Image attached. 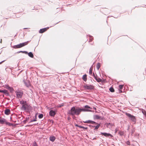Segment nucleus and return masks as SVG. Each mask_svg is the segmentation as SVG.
Returning <instances> with one entry per match:
<instances>
[{
    "mask_svg": "<svg viewBox=\"0 0 146 146\" xmlns=\"http://www.w3.org/2000/svg\"><path fill=\"white\" fill-rule=\"evenodd\" d=\"M89 110H87L85 108H81L79 107L73 106L68 111V114L72 115H80L82 111H87Z\"/></svg>",
    "mask_w": 146,
    "mask_h": 146,
    "instance_id": "obj_1",
    "label": "nucleus"
},
{
    "mask_svg": "<svg viewBox=\"0 0 146 146\" xmlns=\"http://www.w3.org/2000/svg\"><path fill=\"white\" fill-rule=\"evenodd\" d=\"M20 104L22 105L21 109L22 110H29L31 109L30 105L25 101H20Z\"/></svg>",
    "mask_w": 146,
    "mask_h": 146,
    "instance_id": "obj_2",
    "label": "nucleus"
},
{
    "mask_svg": "<svg viewBox=\"0 0 146 146\" xmlns=\"http://www.w3.org/2000/svg\"><path fill=\"white\" fill-rule=\"evenodd\" d=\"M125 114L126 115L129 117L130 119L132 122H134V123H135L136 122V119L135 116L127 113H126Z\"/></svg>",
    "mask_w": 146,
    "mask_h": 146,
    "instance_id": "obj_3",
    "label": "nucleus"
},
{
    "mask_svg": "<svg viewBox=\"0 0 146 146\" xmlns=\"http://www.w3.org/2000/svg\"><path fill=\"white\" fill-rule=\"evenodd\" d=\"M84 88L86 90H92L94 89V86L92 85L85 84L83 86Z\"/></svg>",
    "mask_w": 146,
    "mask_h": 146,
    "instance_id": "obj_4",
    "label": "nucleus"
},
{
    "mask_svg": "<svg viewBox=\"0 0 146 146\" xmlns=\"http://www.w3.org/2000/svg\"><path fill=\"white\" fill-rule=\"evenodd\" d=\"M5 123L7 125H10L11 124L9 122H7L5 119L4 118L0 119V123L2 124Z\"/></svg>",
    "mask_w": 146,
    "mask_h": 146,
    "instance_id": "obj_5",
    "label": "nucleus"
},
{
    "mask_svg": "<svg viewBox=\"0 0 146 146\" xmlns=\"http://www.w3.org/2000/svg\"><path fill=\"white\" fill-rule=\"evenodd\" d=\"M101 134L107 137H109V138H111L113 136L110 133H106L101 132Z\"/></svg>",
    "mask_w": 146,
    "mask_h": 146,
    "instance_id": "obj_6",
    "label": "nucleus"
},
{
    "mask_svg": "<svg viewBox=\"0 0 146 146\" xmlns=\"http://www.w3.org/2000/svg\"><path fill=\"white\" fill-rule=\"evenodd\" d=\"M16 93L17 96V98H21L23 95V93L22 92L19 91L17 92Z\"/></svg>",
    "mask_w": 146,
    "mask_h": 146,
    "instance_id": "obj_7",
    "label": "nucleus"
},
{
    "mask_svg": "<svg viewBox=\"0 0 146 146\" xmlns=\"http://www.w3.org/2000/svg\"><path fill=\"white\" fill-rule=\"evenodd\" d=\"M49 113V115L50 116L52 117H54L56 114V112L54 111L51 110L50 111Z\"/></svg>",
    "mask_w": 146,
    "mask_h": 146,
    "instance_id": "obj_8",
    "label": "nucleus"
},
{
    "mask_svg": "<svg viewBox=\"0 0 146 146\" xmlns=\"http://www.w3.org/2000/svg\"><path fill=\"white\" fill-rule=\"evenodd\" d=\"M49 27H47L42 29H40L39 31V33H42L47 30L49 29Z\"/></svg>",
    "mask_w": 146,
    "mask_h": 146,
    "instance_id": "obj_9",
    "label": "nucleus"
},
{
    "mask_svg": "<svg viewBox=\"0 0 146 146\" xmlns=\"http://www.w3.org/2000/svg\"><path fill=\"white\" fill-rule=\"evenodd\" d=\"M29 42V41H27L25 42L19 44V45L20 47V48L27 45Z\"/></svg>",
    "mask_w": 146,
    "mask_h": 146,
    "instance_id": "obj_10",
    "label": "nucleus"
},
{
    "mask_svg": "<svg viewBox=\"0 0 146 146\" xmlns=\"http://www.w3.org/2000/svg\"><path fill=\"white\" fill-rule=\"evenodd\" d=\"M94 124H95L96 125V126H95V128L94 129V130H97L98 129V128L100 126V124H99L96 122V123H94Z\"/></svg>",
    "mask_w": 146,
    "mask_h": 146,
    "instance_id": "obj_11",
    "label": "nucleus"
},
{
    "mask_svg": "<svg viewBox=\"0 0 146 146\" xmlns=\"http://www.w3.org/2000/svg\"><path fill=\"white\" fill-rule=\"evenodd\" d=\"M84 122L85 123H91L92 124H94V123H96L95 122L90 120H89L85 121H84Z\"/></svg>",
    "mask_w": 146,
    "mask_h": 146,
    "instance_id": "obj_12",
    "label": "nucleus"
},
{
    "mask_svg": "<svg viewBox=\"0 0 146 146\" xmlns=\"http://www.w3.org/2000/svg\"><path fill=\"white\" fill-rule=\"evenodd\" d=\"M5 113L6 115H8L10 113V111L9 109H6L5 111Z\"/></svg>",
    "mask_w": 146,
    "mask_h": 146,
    "instance_id": "obj_13",
    "label": "nucleus"
},
{
    "mask_svg": "<svg viewBox=\"0 0 146 146\" xmlns=\"http://www.w3.org/2000/svg\"><path fill=\"white\" fill-rule=\"evenodd\" d=\"M49 139L51 141L53 142L55 140L56 138L54 136H52L50 137Z\"/></svg>",
    "mask_w": 146,
    "mask_h": 146,
    "instance_id": "obj_14",
    "label": "nucleus"
},
{
    "mask_svg": "<svg viewBox=\"0 0 146 146\" xmlns=\"http://www.w3.org/2000/svg\"><path fill=\"white\" fill-rule=\"evenodd\" d=\"M82 79L84 81L86 82L87 80V75L86 74L84 75L82 77Z\"/></svg>",
    "mask_w": 146,
    "mask_h": 146,
    "instance_id": "obj_15",
    "label": "nucleus"
},
{
    "mask_svg": "<svg viewBox=\"0 0 146 146\" xmlns=\"http://www.w3.org/2000/svg\"><path fill=\"white\" fill-rule=\"evenodd\" d=\"M95 79L96 81L98 82H100L102 81V80L99 78H97V76L96 77H95Z\"/></svg>",
    "mask_w": 146,
    "mask_h": 146,
    "instance_id": "obj_16",
    "label": "nucleus"
},
{
    "mask_svg": "<svg viewBox=\"0 0 146 146\" xmlns=\"http://www.w3.org/2000/svg\"><path fill=\"white\" fill-rule=\"evenodd\" d=\"M28 55L30 57L33 58L34 57L33 54L31 52H30L28 53Z\"/></svg>",
    "mask_w": 146,
    "mask_h": 146,
    "instance_id": "obj_17",
    "label": "nucleus"
},
{
    "mask_svg": "<svg viewBox=\"0 0 146 146\" xmlns=\"http://www.w3.org/2000/svg\"><path fill=\"white\" fill-rule=\"evenodd\" d=\"M94 117L95 119H100L101 117L98 115H96L94 116Z\"/></svg>",
    "mask_w": 146,
    "mask_h": 146,
    "instance_id": "obj_18",
    "label": "nucleus"
},
{
    "mask_svg": "<svg viewBox=\"0 0 146 146\" xmlns=\"http://www.w3.org/2000/svg\"><path fill=\"white\" fill-rule=\"evenodd\" d=\"M107 126L108 127H109L110 128V126L111 127L113 126V124L110 123H107Z\"/></svg>",
    "mask_w": 146,
    "mask_h": 146,
    "instance_id": "obj_19",
    "label": "nucleus"
},
{
    "mask_svg": "<svg viewBox=\"0 0 146 146\" xmlns=\"http://www.w3.org/2000/svg\"><path fill=\"white\" fill-rule=\"evenodd\" d=\"M118 134L120 136H122L124 134V133L122 131H119L118 133Z\"/></svg>",
    "mask_w": 146,
    "mask_h": 146,
    "instance_id": "obj_20",
    "label": "nucleus"
},
{
    "mask_svg": "<svg viewBox=\"0 0 146 146\" xmlns=\"http://www.w3.org/2000/svg\"><path fill=\"white\" fill-rule=\"evenodd\" d=\"M13 48H20V47L19 45V44H18V45L13 46Z\"/></svg>",
    "mask_w": 146,
    "mask_h": 146,
    "instance_id": "obj_21",
    "label": "nucleus"
},
{
    "mask_svg": "<svg viewBox=\"0 0 146 146\" xmlns=\"http://www.w3.org/2000/svg\"><path fill=\"white\" fill-rule=\"evenodd\" d=\"M89 36L90 38V40H89V42H90L92 41L93 40V37L92 36H91L90 35H89Z\"/></svg>",
    "mask_w": 146,
    "mask_h": 146,
    "instance_id": "obj_22",
    "label": "nucleus"
},
{
    "mask_svg": "<svg viewBox=\"0 0 146 146\" xmlns=\"http://www.w3.org/2000/svg\"><path fill=\"white\" fill-rule=\"evenodd\" d=\"M100 67V63H98L96 66L98 70Z\"/></svg>",
    "mask_w": 146,
    "mask_h": 146,
    "instance_id": "obj_23",
    "label": "nucleus"
},
{
    "mask_svg": "<svg viewBox=\"0 0 146 146\" xmlns=\"http://www.w3.org/2000/svg\"><path fill=\"white\" fill-rule=\"evenodd\" d=\"M36 121V116H35V118L33 120H31L29 122V123H31V122H33V121Z\"/></svg>",
    "mask_w": 146,
    "mask_h": 146,
    "instance_id": "obj_24",
    "label": "nucleus"
},
{
    "mask_svg": "<svg viewBox=\"0 0 146 146\" xmlns=\"http://www.w3.org/2000/svg\"><path fill=\"white\" fill-rule=\"evenodd\" d=\"M109 90L111 92H113L114 91V89L112 87H111L110 88Z\"/></svg>",
    "mask_w": 146,
    "mask_h": 146,
    "instance_id": "obj_25",
    "label": "nucleus"
},
{
    "mask_svg": "<svg viewBox=\"0 0 146 146\" xmlns=\"http://www.w3.org/2000/svg\"><path fill=\"white\" fill-rule=\"evenodd\" d=\"M43 114H40L38 115V117L39 119H41L43 117Z\"/></svg>",
    "mask_w": 146,
    "mask_h": 146,
    "instance_id": "obj_26",
    "label": "nucleus"
},
{
    "mask_svg": "<svg viewBox=\"0 0 146 146\" xmlns=\"http://www.w3.org/2000/svg\"><path fill=\"white\" fill-rule=\"evenodd\" d=\"M123 85H120L119 86V88L120 90H122L123 89Z\"/></svg>",
    "mask_w": 146,
    "mask_h": 146,
    "instance_id": "obj_27",
    "label": "nucleus"
},
{
    "mask_svg": "<svg viewBox=\"0 0 146 146\" xmlns=\"http://www.w3.org/2000/svg\"><path fill=\"white\" fill-rule=\"evenodd\" d=\"M142 112L144 115H146V111L145 110H142Z\"/></svg>",
    "mask_w": 146,
    "mask_h": 146,
    "instance_id": "obj_28",
    "label": "nucleus"
},
{
    "mask_svg": "<svg viewBox=\"0 0 146 146\" xmlns=\"http://www.w3.org/2000/svg\"><path fill=\"white\" fill-rule=\"evenodd\" d=\"M92 69L91 68H90L89 69V74H92Z\"/></svg>",
    "mask_w": 146,
    "mask_h": 146,
    "instance_id": "obj_29",
    "label": "nucleus"
},
{
    "mask_svg": "<svg viewBox=\"0 0 146 146\" xmlns=\"http://www.w3.org/2000/svg\"><path fill=\"white\" fill-rule=\"evenodd\" d=\"M29 117L27 118L25 120L23 121V123H25L27 121L29 120Z\"/></svg>",
    "mask_w": 146,
    "mask_h": 146,
    "instance_id": "obj_30",
    "label": "nucleus"
},
{
    "mask_svg": "<svg viewBox=\"0 0 146 146\" xmlns=\"http://www.w3.org/2000/svg\"><path fill=\"white\" fill-rule=\"evenodd\" d=\"M7 91L6 90H3V93L5 94H6L7 93Z\"/></svg>",
    "mask_w": 146,
    "mask_h": 146,
    "instance_id": "obj_31",
    "label": "nucleus"
},
{
    "mask_svg": "<svg viewBox=\"0 0 146 146\" xmlns=\"http://www.w3.org/2000/svg\"><path fill=\"white\" fill-rule=\"evenodd\" d=\"M85 108H90V107L88 105H86L85 106Z\"/></svg>",
    "mask_w": 146,
    "mask_h": 146,
    "instance_id": "obj_32",
    "label": "nucleus"
},
{
    "mask_svg": "<svg viewBox=\"0 0 146 146\" xmlns=\"http://www.w3.org/2000/svg\"><path fill=\"white\" fill-rule=\"evenodd\" d=\"M33 146H37V144L35 142L33 143Z\"/></svg>",
    "mask_w": 146,
    "mask_h": 146,
    "instance_id": "obj_33",
    "label": "nucleus"
},
{
    "mask_svg": "<svg viewBox=\"0 0 146 146\" xmlns=\"http://www.w3.org/2000/svg\"><path fill=\"white\" fill-rule=\"evenodd\" d=\"M135 132V130L134 129H133L131 130V135H133V134Z\"/></svg>",
    "mask_w": 146,
    "mask_h": 146,
    "instance_id": "obj_34",
    "label": "nucleus"
},
{
    "mask_svg": "<svg viewBox=\"0 0 146 146\" xmlns=\"http://www.w3.org/2000/svg\"><path fill=\"white\" fill-rule=\"evenodd\" d=\"M76 126L81 128H83L82 126L79 125H76Z\"/></svg>",
    "mask_w": 146,
    "mask_h": 146,
    "instance_id": "obj_35",
    "label": "nucleus"
},
{
    "mask_svg": "<svg viewBox=\"0 0 146 146\" xmlns=\"http://www.w3.org/2000/svg\"><path fill=\"white\" fill-rule=\"evenodd\" d=\"M90 127L91 128H93L95 126L94 125H89Z\"/></svg>",
    "mask_w": 146,
    "mask_h": 146,
    "instance_id": "obj_36",
    "label": "nucleus"
},
{
    "mask_svg": "<svg viewBox=\"0 0 146 146\" xmlns=\"http://www.w3.org/2000/svg\"><path fill=\"white\" fill-rule=\"evenodd\" d=\"M63 106V104H61V105L58 106L57 107L58 108H60L62 106Z\"/></svg>",
    "mask_w": 146,
    "mask_h": 146,
    "instance_id": "obj_37",
    "label": "nucleus"
},
{
    "mask_svg": "<svg viewBox=\"0 0 146 146\" xmlns=\"http://www.w3.org/2000/svg\"><path fill=\"white\" fill-rule=\"evenodd\" d=\"M126 144L128 145H130V142L129 141H127L126 142Z\"/></svg>",
    "mask_w": 146,
    "mask_h": 146,
    "instance_id": "obj_38",
    "label": "nucleus"
},
{
    "mask_svg": "<svg viewBox=\"0 0 146 146\" xmlns=\"http://www.w3.org/2000/svg\"><path fill=\"white\" fill-rule=\"evenodd\" d=\"M93 76H94V78H95V77H96L97 76V75H96V76L95 75V74L94 73H93Z\"/></svg>",
    "mask_w": 146,
    "mask_h": 146,
    "instance_id": "obj_39",
    "label": "nucleus"
},
{
    "mask_svg": "<svg viewBox=\"0 0 146 146\" xmlns=\"http://www.w3.org/2000/svg\"><path fill=\"white\" fill-rule=\"evenodd\" d=\"M82 127H83V128H82L83 129H88V127H84L82 126Z\"/></svg>",
    "mask_w": 146,
    "mask_h": 146,
    "instance_id": "obj_40",
    "label": "nucleus"
},
{
    "mask_svg": "<svg viewBox=\"0 0 146 146\" xmlns=\"http://www.w3.org/2000/svg\"><path fill=\"white\" fill-rule=\"evenodd\" d=\"M118 131V128H117L115 129V133H116V132Z\"/></svg>",
    "mask_w": 146,
    "mask_h": 146,
    "instance_id": "obj_41",
    "label": "nucleus"
},
{
    "mask_svg": "<svg viewBox=\"0 0 146 146\" xmlns=\"http://www.w3.org/2000/svg\"><path fill=\"white\" fill-rule=\"evenodd\" d=\"M23 53H24L26 54H28V53L27 51H24L23 52Z\"/></svg>",
    "mask_w": 146,
    "mask_h": 146,
    "instance_id": "obj_42",
    "label": "nucleus"
},
{
    "mask_svg": "<svg viewBox=\"0 0 146 146\" xmlns=\"http://www.w3.org/2000/svg\"><path fill=\"white\" fill-rule=\"evenodd\" d=\"M3 90H0V92L3 93Z\"/></svg>",
    "mask_w": 146,
    "mask_h": 146,
    "instance_id": "obj_43",
    "label": "nucleus"
},
{
    "mask_svg": "<svg viewBox=\"0 0 146 146\" xmlns=\"http://www.w3.org/2000/svg\"><path fill=\"white\" fill-rule=\"evenodd\" d=\"M5 61V60H3V61H2L1 62H0V64H1L3 62H4Z\"/></svg>",
    "mask_w": 146,
    "mask_h": 146,
    "instance_id": "obj_44",
    "label": "nucleus"
},
{
    "mask_svg": "<svg viewBox=\"0 0 146 146\" xmlns=\"http://www.w3.org/2000/svg\"><path fill=\"white\" fill-rule=\"evenodd\" d=\"M2 40L1 39V40H0V43H2Z\"/></svg>",
    "mask_w": 146,
    "mask_h": 146,
    "instance_id": "obj_45",
    "label": "nucleus"
},
{
    "mask_svg": "<svg viewBox=\"0 0 146 146\" xmlns=\"http://www.w3.org/2000/svg\"><path fill=\"white\" fill-rule=\"evenodd\" d=\"M23 51H19V52H22V53H23Z\"/></svg>",
    "mask_w": 146,
    "mask_h": 146,
    "instance_id": "obj_46",
    "label": "nucleus"
},
{
    "mask_svg": "<svg viewBox=\"0 0 146 146\" xmlns=\"http://www.w3.org/2000/svg\"><path fill=\"white\" fill-rule=\"evenodd\" d=\"M11 88L10 87H8V89H9V88Z\"/></svg>",
    "mask_w": 146,
    "mask_h": 146,
    "instance_id": "obj_47",
    "label": "nucleus"
},
{
    "mask_svg": "<svg viewBox=\"0 0 146 146\" xmlns=\"http://www.w3.org/2000/svg\"><path fill=\"white\" fill-rule=\"evenodd\" d=\"M27 29V28H24V29Z\"/></svg>",
    "mask_w": 146,
    "mask_h": 146,
    "instance_id": "obj_48",
    "label": "nucleus"
},
{
    "mask_svg": "<svg viewBox=\"0 0 146 146\" xmlns=\"http://www.w3.org/2000/svg\"><path fill=\"white\" fill-rule=\"evenodd\" d=\"M17 53H20V52H19H19H17Z\"/></svg>",
    "mask_w": 146,
    "mask_h": 146,
    "instance_id": "obj_49",
    "label": "nucleus"
}]
</instances>
